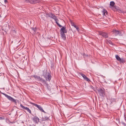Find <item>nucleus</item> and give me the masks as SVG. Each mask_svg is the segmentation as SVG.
<instances>
[{
    "mask_svg": "<svg viewBox=\"0 0 126 126\" xmlns=\"http://www.w3.org/2000/svg\"><path fill=\"white\" fill-rule=\"evenodd\" d=\"M98 93L99 95L101 96H103L104 93V91L102 89H100L98 90Z\"/></svg>",
    "mask_w": 126,
    "mask_h": 126,
    "instance_id": "nucleus-7",
    "label": "nucleus"
},
{
    "mask_svg": "<svg viewBox=\"0 0 126 126\" xmlns=\"http://www.w3.org/2000/svg\"><path fill=\"white\" fill-rule=\"evenodd\" d=\"M45 16V14L44 13H42V15H41V17L42 18H43L44 16Z\"/></svg>",
    "mask_w": 126,
    "mask_h": 126,
    "instance_id": "nucleus-18",
    "label": "nucleus"
},
{
    "mask_svg": "<svg viewBox=\"0 0 126 126\" xmlns=\"http://www.w3.org/2000/svg\"><path fill=\"white\" fill-rule=\"evenodd\" d=\"M2 94L4 95L9 100L13 101L14 102L16 101L14 99L11 97L10 96L4 93H3Z\"/></svg>",
    "mask_w": 126,
    "mask_h": 126,
    "instance_id": "nucleus-2",
    "label": "nucleus"
},
{
    "mask_svg": "<svg viewBox=\"0 0 126 126\" xmlns=\"http://www.w3.org/2000/svg\"><path fill=\"white\" fill-rule=\"evenodd\" d=\"M33 120L35 122L37 123L39 121V118L37 117H34L33 118Z\"/></svg>",
    "mask_w": 126,
    "mask_h": 126,
    "instance_id": "nucleus-11",
    "label": "nucleus"
},
{
    "mask_svg": "<svg viewBox=\"0 0 126 126\" xmlns=\"http://www.w3.org/2000/svg\"><path fill=\"white\" fill-rule=\"evenodd\" d=\"M39 2L37 0H29V3H35Z\"/></svg>",
    "mask_w": 126,
    "mask_h": 126,
    "instance_id": "nucleus-8",
    "label": "nucleus"
},
{
    "mask_svg": "<svg viewBox=\"0 0 126 126\" xmlns=\"http://www.w3.org/2000/svg\"><path fill=\"white\" fill-rule=\"evenodd\" d=\"M76 29L77 30V31L79 32V28L77 27L76 28Z\"/></svg>",
    "mask_w": 126,
    "mask_h": 126,
    "instance_id": "nucleus-24",
    "label": "nucleus"
},
{
    "mask_svg": "<svg viewBox=\"0 0 126 126\" xmlns=\"http://www.w3.org/2000/svg\"><path fill=\"white\" fill-rule=\"evenodd\" d=\"M100 34L102 36L105 37H108V35L106 33L101 32L100 33Z\"/></svg>",
    "mask_w": 126,
    "mask_h": 126,
    "instance_id": "nucleus-6",
    "label": "nucleus"
},
{
    "mask_svg": "<svg viewBox=\"0 0 126 126\" xmlns=\"http://www.w3.org/2000/svg\"><path fill=\"white\" fill-rule=\"evenodd\" d=\"M109 43L110 44H112V43L111 42H109Z\"/></svg>",
    "mask_w": 126,
    "mask_h": 126,
    "instance_id": "nucleus-28",
    "label": "nucleus"
},
{
    "mask_svg": "<svg viewBox=\"0 0 126 126\" xmlns=\"http://www.w3.org/2000/svg\"><path fill=\"white\" fill-rule=\"evenodd\" d=\"M115 58L118 61L121 63H124L125 62V60L123 58H121L118 55H115Z\"/></svg>",
    "mask_w": 126,
    "mask_h": 126,
    "instance_id": "nucleus-1",
    "label": "nucleus"
},
{
    "mask_svg": "<svg viewBox=\"0 0 126 126\" xmlns=\"http://www.w3.org/2000/svg\"><path fill=\"white\" fill-rule=\"evenodd\" d=\"M57 24L58 25V26H59L60 27H61V26L60 25H59L58 23V24Z\"/></svg>",
    "mask_w": 126,
    "mask_h": 126,
    "instance_id": "nucleus-25",
    "label": "nucleus"
},
{
    "mask_svg": "<svg viewBox=\"0 0 126 126\" xmlns=\"http://www.w3.org/2000/svg\"><path fill=\"white\" fill-rule=\"evenodd\" d=\"M7 2V0H4V2L5 3H6Z\"/></svg>",
    "mask_w": 126,
    "mask_h": 126,
    "instance_id": "nucleus-27",
    "label": "nucleus"
},
{
    "mask_svg": "<svg viewBox=\"0 0 126 126\" xmlns=\"http://www.w3.org/2000/svg\"><path fill=\"white\" fill-rule=\"evenodd\" d=\"M21 107L23 109L27 110L30 113H31V110L29 109L26 107L24 106L22 104H21L20 105Z\"/></svg>",
    "mask_w": 126,
    "mask_h": 126,
    "instance_id": "nucleus-3",
    "label": "nucleus"
},
{
    "mask_svg": "<svg viewBox=\"0 0 126 126\" xmlns=\"http://www.w3.org/2000/svg\"><path fill=\"white\" fill-rule=\"evenodd\" d=\"M71 25L72 26H74V25H75L74 24V23L72 22H71Z\"/></svg>",
    "mask_w": 126,
    "mask_h": 126,
    "instance_id": "nucleus-20",
    "label": "nucleus"
},
{
    "mask_svg": "<svg viewBox=\"0 0 126 126\" xmlns=\"http://www.w3.org/2000/svg\"><path fill=\"white\" fill-rule=\"evenodd\" d=\"M31 104H32L34 106H35L37 107L38 106H39V105H38L36 104H35L34 103H32V102H31L30 103Z\"/></svg>",
    "mask_w": 126,
    "mask_h": 126,
    "instance_id": "nucleus-17",
    "label": "nucleus"
},
{
    "mask_svg": "<svg viewBox=\"0 0 126 126\" xmlns=\"http://www.w3.org/2000/svg\"><path fill=\"white\" fill-rule=\"evenodd\" d=\"M25 2L26 3H29V0H26L25 1Z\"/></svg>",
    "mask_w": 126,
    "mask_h": 126,
    "instance_id": "nucleus-22",
    "label": "nucleus"
},
{
    "mask_svg": "<svg viewBox=\"0 0 126 126\" xmlns=\"http://www.w3.org/2000/svg\"><path fill=\"white\" fill-rule=\"evenodd\" d=\"M102 12L103 13V15L104 16L106 15L107 14V11L104 9L102 11Z\"/></svg>",
    "mask_w": 126,
    "mask_h": 126,
    "instance_id": "nucleus-13",
    "label": "nucleus"
},
{
    "mask_svg": "<svg viewBox=\"0 0 126 126\" xmlns=\"http://www.w3.org/2000/svg\"><path fill=\"white\" fill-rule=\"evenodd\" d=\"M60 34L62 38L64 40H65L66 39V36L65 34L62 32V33H60Z\"/></svg>",
    "mask_w": 126,
    "mask_h": 126,
    "instance_id": "nucleus-9",
    "label": "nucleus"
},
{
    "mask_svg": "<svg viewBox=\"0 0 126 126\" xmlns=\"http://www.w3.org/2000/svg\"><path fill=\"white\" fill-rule=\"evenodd\" d=\"M60 32V33H62V32L63 33H66L67 32V31L65 29V28L63 27L61 28V29Z\"/></svg>",
    "mask_w": 126,
    "mask_h": 126,
    "instance_id": "nucleus-5",
    "label": "nucleus"
},
{
    "mask_svg": "<svg viewBox=\"0 0 126 126\" xmlns=\"http://www.w3.org/2000/svg\"><path fill=\"white\" fill-rule=\"evenodd\" d=\"M74 27H75V28H76L77 27V26L75 25H74Z\"/></svg>",
    "mask_w": 126,
    "mask_h": 126,
    "instance_id": "nucleus-26",
    "label": "nucleus"
},
{
    "mask_svg": "<svg viewBox=\"0 0 126 126\" xmlns=\"http://www.w3.org/2000/svg\"><path fill=\"white\" fill-rule=\"evenodd\" d=\"M80 75L85 80L88 81H90L89 79L85 75L82 73L80 74Z\"/></svg>",
    "mask_w": 126,
    "mask_h": 126,
    "instance_id": "nucleus-4",
    "label": "nucleus"
},
{
    "mask_svg": "<svg viewBox=\"0 0 126 126\" xmlns=\"http://www.w3.org/2000/svg\"><path fill=\"white\" fill-rule=\"evenodd\" d=\"M52 18H53L54 19H55V20L56 21V23L58 24V22H57V20L58 19H57V18L56 17L55 15H52Z\"/></svg>",
    "mask_w": 126,
    "mask_h": 126,
    "instance_id": "nucleus-12",
    "label": "nucleus"
},
{
    "mask_svg": "<svg viewBox=\"0 0 126 126\" xmlns=\"http://www.w3.org/2000/svg\"><path fill=\"white\" fill-rule=\"evenodd\" d=\"M4 119V117H0V120H2Z\"/></svg>",
    "mask_w": 126,
    "mask_h": 126,
    "instance_id": "nucleus-21",
    "label": "nucleus"
},
{
    "mask_svg": "<svg viewBox=\"0 0 126 126\" xmlns=\"http://www.w3.org/2000/svg\"><path fill=\"white\" fill-rule=\"evenodd\" d=\"M113 33L115 35H117L118 34H119V35H120L119 34V32L118 31H116L115 30H114L112 31Z\"/></svg>",
    "mask_w": 126,
    "mask_h": 126,
    "instance_id": "nucleus-10",
    "label": "nucleus"
},
{
    "mask_svg": "<svg viewBox=\"0 0 126 126\" xmlns=\"http://www.w3.org/2000/svg\"><path fill=\"white\" fill-rule=\"evenodd\" d=\"M48 118L47 117H45L43 118V120H47L48 119Z\"/></svg>",
    "mask_w": 126,
    "mask_h": 126,
    "instance_id": "nucleus-19",
    "label": "nucleus"
},
{
    "mask_svg": "<svg viewBox=\"0 0 126 126\" xmlns=\"http://www.w3.org/2000/svg\"><path fill=\"white\" fill-rule=\"evenodd\" d=\"M114 4L115 3L113 1H112L110 2V5L112 7H113Z\"/></svg>",
    "mask_w": 126,
    "mask_h": 126,
    "instance_id": "nucleus-16",
    "label": "nucleus"
},
{
    "mask_svg": "<svg viewBox=\"0 0 126 126\" xmlns=\"http://www.w3.org/2000/svg\"><path fill=\"white\" fill-rule=\"evenodd\" d=\"M51 75L49 74L47 76V80L50 81L51 79Z\"/></svg>",
    "mask_w": 126,
    "mask_h": 126,
    "instance_id": "nucleus-15",
    "label": "nucleus"
},
{
    "mask_svg": "<svg viewBox=\"0 0 126 126\" xmlns=\"http://www.w3.org/2000/svg\"><path fill=\"white\" fill-rule=\"evenodd\" d=\"M0 17H1V16L0 15Z\"/></svg>",
    "mask_w": 126,
    "mask_h": 126,
    "instance_id": "nucleus-29",
    "label": "nucleus"
},
{
    "mask_svg": "<svg viewBox=\"0 0 126 126\" xmlns=\"http://www.w3.org/2000/svg\"><path fill=\"white\" fill-rule=\"evenodd\" d=\"M37 108L42 111L43 112H44V111L43 110L42 108L39 105Z\"/></svg>",
    "mask_w": 126,
    "mask_h": 126,
    "instance_id": "nucleus-14",
    "label": "nucleus"
},
{
    "mask_svg": "<svg viewBox=\"0 0 126 126\" xmlns=\"http://www.w3.org/2000/svg\"><path fill=\"white\" fill-rule=\"evenodd\" d=\"M118 12L119 13H121L122 11L121 10H118Z\"/></svg>",
    "mask_w": 126,
    "mask_h": 126,
    "instance_id": "nucleus-23",
    "label": "nucleus"
}]
</instances>
